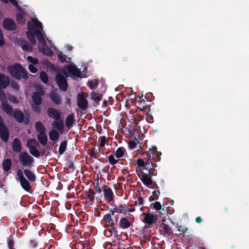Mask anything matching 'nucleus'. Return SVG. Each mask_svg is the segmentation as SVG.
I'll return each mask as SVG.
<instances>
[{"mask_svg": "<svg viewBox=\"0 0 249 249\" xmlns=\"http://www.w3.org/2000/svg\"><path fill=\"white\" fill-rule=\"evenodd\" d=\"M7 69L10 74L17 80L23 79L26 80L29 78L27 72L20 64L15 63L9 65Z\"/></svg>", "mask_w": 249, "mask_h": 249, "instance_id": "f257e3e1", "label": "nucleus"}, {"mask_svg": "<svg viewBox=\"0 0 249 249\" xmlns=\"http://www.w3.org/2000/svg\"><path fill=\"white\" fill-rule=\"evenodd\" d=\"M137 164L138 167L142 170H145L146 172V174H149L153 176H156L157 174V171L155 169V167L157 166L156 163H153L151 160V156H149V158L147 159H139L137 160Z\"/></svg>", "mask_w": 249, "mask_h": 249, "instance_id": "f03ea898", "label": "nucleus"}, {"mask_svg": "<svg viewBox=\"0 0 249 249\" xmlns=\"http://www.w3.org/2000/svg\"><path fill=\"white\" fill-rule=\"evenodd\" d=\"M18 159L22 168L23 167L31 168L33 167L34 159L27 152H22L20 153Z\"/></svg>", "mask_w": 249, "mask_h": 249, "instance_id": "7ed1b4c3", "label": "nucleus"}, {"mask_svg": "<svg viewBox=\"0 0 249 249\" xmlns=\"http://www.w3.org/2000/svg\"><path fill=\"white\" fill-rule=\"evenodd\" d=\"M47 113L50 118L54 120L52 124H64L59 111L52 107H49L47 109Z\"/></svg>", "mask_w": 249, "mask_h": 249, "instance_id": "20e7f679", "label": "nucleus"}, {"mask_svg": "<svg viewBox=\"0 0 249 249\" xmlns=\"http://www.w3.org/2000/svg\"><path fill=\"white\" fill-rule=\"evenodd\" d=\"M143 93H142L141 97L139 96L137 97L139 99V109L142 111H145L146 109H150V107L154 104L152 102V99H150V100L145 99L144 98H143Z\"/></svg>", "mask_w": 249, "mask_h": 249, "instance_id": "39448f33", "label": "nucleus"}, {"mask_svg": "<svg viewBox=\"0 0 249 249\" xmlns=\"http://www.w3.org/2000/svg\"><path fill=\"white\" fill-rule=\"evenodd\" d=\"M64 73L65 75H67V73H69L72 75L81 77L80 70L76 68L74 63H71L69 65L66 66L64 69Z\"/></svg>", "mask_w": 249, "mask_h": 249, "instance_id": "423d86ee", "label": "nucleus"}, {"mask_svg": "<svg viewBox=\"0 0 249 249\" xmlns=\"http://www.w3.org/2000/svg\"><path fill=\"white\" fill-rule=\"evenodd\" d=\"M103 221L106 224V226L108 228V230L114 229L117 227L118 224L116 222V220H114L111 214L107 213L103 216Z\"/></svg>", "mask_w": 249, "mask_h": 249, "instance_id": "0eeeda50", "label": "nucleus"}, {"mask_svg": "<svg viewBox=\"0 0 249 249\" xmlns=\"http://www.w3.org/2000/svg\"><path fill=\"white\" fill-rule=\"evenodd\" d=\"M27 29L28 31L26 32V36L32 44L35 45L36 43L35 38V32L33 24L31 23V22H27Z\"/></svg>", "mask_w": 249, "mask_h": 249, "instance_id": "6e6552de", "label": "nucleus"}, {"mask_svg": "<svg viewBox=\"0 0 249 249\" xmlns=\"http://www.w3.org/2000/svg\"><path fill=\"white\" fill-rule=\"evenodd\" d=\"M55 79L59 88L63 91H66L68 85L66 78L63 75L58 74L56 75Z\"/></svg>", "mask_w": 249, "mask_h": 249, "instance_id": "1a4fd4ad", "label": "nucleus"}, {"mask_svg": "<svg viewBox=\"0 0 249 249\" xmlns=\"http://www.w3.org/2000/svg\"><path fill=\"white\" fill-rule=\"evenodd\" d=\"M138 168H136V171L138 172ZM139 171L141 172L142 174V177L141 178V180L143 183L144 185H145L148 188H150V186L153 184V181L152 180L151 177L153 175H152L149 174H146L142 170L141 168L139 169Z\"/></svg>", "mask_w": 249, "mask_h": 249, "instance_id": "9d476101", "label": "nucleus"}, {"mask_svg": "<svg viewBox=\"0 0 249 249\" xmlns=\"http://www.w3.org/2000/svg\"><path fill=\"white\" fill-rule=\"evenodd\" d=\"M142 215L144 217L142 221L148 225H151L156 223L158 216L157 215H155L152 213H143Z\"/></svg>", "mask_w": 249, "mask_h": 249, "instance_id": "9b49d317", "label": "nucleus"}, {"mask_svg": "<svg viewBox=\"0 0 249 249\" xmlns=\"http://www.w3.org/2000/svg\"><path fill=\"white\" fill-rule=\"evenodd\" d=\"M88 101L82 94H79L77 98V106L81 110H85L88 107Z\"/></svg>", "mask_w": 249, "mask_h": 249, "instance_id": "f8f14e48", "label": "nucleus"}, {"mask_svg": "<svg viewBox=\"0 0 249 249\" xmlns=\"http://www.w3.org/2000/svg\"><path fill=\"white\" fill-rule=\"evenodd\" d=\"M3 27L7 30L13 31L16 29L14 21L10 18H6L3 21Z\"/></svg>", "mask_w": 249, "mask_h": 249, "instance_id": "ddd939ff", "label": "nucleus"}, {"mask_svg": "<svg viewBox=\"0 0 249 249\" xmlns=\"http://www.w3.org/2000/svg\"><path fill=\"white\" fill-rule=\"evenodd\" d=\"M9 131L6 125H0V138L1 140L7 142L8 141Z\"/></svg>", "mask_w": 249, "mask_h": 249, "instance_id": "4468645a", "label": "nucleus"}, {"mask_svg": "<svg viewBox=\"0 0 249 249\" xmlns=\"http://www.w3.org/2000/svg\"><path fill=\"white\" fill-rule=\"evenodd\" d=\"M129 127H126V125H122L121 130L125 135H130L132 137H136V129L134 125H128Z\"/></svg>", "mask_w": 249, "mask_h": 249, "instance_id": "2eb2a0df", "label": "nucleus"}, {"mask_svg": "<svg viewBox=\"0 0 249 249\" xmlns=\"http://www.w3.org/2000/svg\"><path fill=\"white\" fill-rule=\"evenodd\" d=\"M103 190L105 198L109 201L113 200L114 195L111 189L107 186L104 185L103 186Z\"/></svg>", "mask_w": 249, "mask_h": 249, "instance_id": "dca6fc26", "label": "nucleus"}, {"mask_svg": "<svg viewBox=\"0 0 249 249\" xmlns=\"http://www.w3.org/2000/svg\"><path fill=\"white\" fill-rule=\"evenodd\" d=\"M133 222V221H130L127 218L122 217L119 221L118 226L123 230L128 229L129 228Z\"/></svg>", "mask_w": 249, "mask_h": 249, "instance_id": "f3484780", "label": "nucleus"}, {"mask_svg": "<svg viewBox=\"0 0 249 249\" xmlns=\"http://www.w3.org/2000/svg\"><path fill=\"white\" fill-rule=\"evenodd\" d=\"M9 84V78L4 74L0 73V88L6 89Z\"/></svg>", "mask_w": 249, "mask_h": 249, "instance_id": "a211bd4d", "label": "nucleus"}, {"mask_svg": "<svg viewBox=\"0 0 249 249\" xmlns=\"http://www.w3.org/2000/svg\"><path fill=\"white\" fill-rule=\"evenodd\" d=\"M12 149L13 151H14L15 152L18 153H21V143L19 140L17 138H15L13 140V142L12 143Z\"/></svg>", "mask_w": 249, "mask_h": 249, "instance_id": "6ab92c4d", "label": "nucleus"}, {"mask_svg": "<svg viewBox=\"0 0 249 249\" xmlns=\"http://www.w3.org/2000/svg\"><path fill=\"white\" fill-rule=\"evenodd\" d=\"M19 123H23L24 119L23 113L19 109H16L13 113L12 116Z\"/></svg>", "mask_w": 249, "mask_h": 249, "instance_id": "aec40b11", "label": "nucleus"}, {"mask_svg": "<svg viewBox=\"0 0 249 249\" xmlns=\"http://www.w3.org/2000/svg\"><path fill=\"white\" fill-rule=\"evenodd\" d=\"M35 36L36 37L38 42L40 43L43 47L46 46V42L43 35L41 33V31L39 29H35Z\"/></svg>", "mask_w": 249, "mask_h": 249, "instance_id": "412c9836", "label": "nucleus"}, {"mask_svg": "<svg viewBox=\"0 0 249 249\" xmlns=\"http://www.w3.org/2000/svg\"><path fill=\"white\" fill-rule=\"evenodd\" d=\"M23 172L29 181L31 182H34L36 181V175L33 172L29 169H25L23 170Z\"/></svg>", "mask_w": 249, "mask_h": 249, "instance_id": "4be33fe9", "label": "nucleus"}, {"mask_svg": "<svg viewBox=\"0 0 249 249\" xmlns=\"http://www.w3.org/2000/svg\"><path fill=\"white\" fill-rule=\"evenodd\" d=\"M1 105L2 110L7 115L12 116L14 112L12 107L7 104V101L2 103Z\"/></svg>", "mask_w": 249, "mask_h": 249, "instance_id": "5701e85b", "label": "nucleus"}, {"mask_svg": "<svg viewBox=\"0 0 249 249\" xmlns=\"http://www.w3.org/2000/svg\"><path fill=\"white\" fill-rule=\"evenodd\" d=\"M37 138L40 143L42 145H45L47 143L48 137L46 133H38Z\"/></svg>", "mask_w": 249, "mask_h": 249, "instance_id": "b1692460", "label": "nucleus"}, {"mask_svg": "<svg viewBox=\"0 0 249 249\" xmlns=\"http://www.w3.org/2000/svg\"><path fill=\"white\" fill-rule=\"evenodd\" d=\"M32 99L36 106H40L42 103V98L40 94L37 91L34 92L32 95Z\"/></svg>", "mask_w": 249, "mask_h": 249, "instance_id": "393cba45", "label": "nucleus"}, {"mask_svg": "<svg viewBox=\"0 0 249 249\" xmlns=\"http://www.w3.org/2000/svg\"><path fill=\"white\" fill-rule=\"evenodd\" d=\"M85 193L86 194V199L89 200L90 203H92L95 199V193L93 190L91 188H89L88 191H85Z\"/></svg>", "mask_w": 249, "mask_h": 249, "instance_id": "a878e982", "label": "nucleus"}, {"mask_svg": "<svg viewBox=\"0 0 249 249\" xmlns=\"http://www.w3.org/2000/svg\"><path fill=\"white\" fill-rule=\"evenodd\" d=\"M20 185L22 188L26 192H30L32 190L31 186L29 181L26 178L20 181Z\"/></svg>", "mask_w": 249, "mask_h": 249, "instance_id": "bb28decb", "label": "nucleus"}, {"mask_svg": "<svg viewBox=\"0 0 249 249\" xmlns=\"http://www.w3.org/2000/svg\"><path fill=\"white\" fill-rule=\"evenodd\" d=\"M49 137L51 141L56 142L59 137V133L55 129H53L49 131Z\"/></svg>", "mask_w": 249, "mask_h": 249, "instance_id": "cd10ccee", "label": "nucleus"}, {"mask_svg": "<svg viewBox=\"0 0 249 249\" xmlns=\"http://www.w3.org/2000/svg\"><path fill=\"white\" fill-rule=\"evenodd\" d=\"M12 166V161L10 159H6L2 162V167L3 170L6 172H8Z\"/></svg>", "mask_w": 249, "mask_h": 249, "instance_id": "c85d7f7f", "label": "nucleus"}, {"mask_svg": "<svg viewBox=\"0 0 249 249\" xmlns=\"http://www.w3.org/2000/svg\"><path fill=\"white\" fill-rule=\"evenodd\" d=\"M50 97L52 101L56 105H59L61 103V100L59 95L54 92H52L50 94Z\"/></svg>", "mask_w": 249, "mask_h": 249, "instance_id": "c756f323", "label": "nucleus"}, {"mask_svg": "<svg viewBox=\"0 0 249 249\" xmlns=\"http://www.w3.org/2000/svg\"><path fill=\"white\" fill-rule=\"evenodd\" d=\"M91 99L94 101L97 102L98 104L99 102L102 98V94L96 93L95 92L92 91L90 93Z\"/></svg>", "mask_w": 249, "mask_h": 249, "instance_id": "7c9ffc66", "label": "nucleus"}, {"mask_svg": "<svg viewBox=\"0 0 249 249\" xmlns=\"http://www.w3.org/2000/svg\"><path fill=\"white\" fill-rule=\"evenodd\" d=\"M38 145L37 141L35 139H30L27 142V146L29 149L32 147H36Z\"/></svg>", "mask_w": 249, "mask_h": 249, "instance_id": "2f4dec72", "label": "nucleus"}, {"mask_svg": "<svg viewBox=\"0 0 249 249\" xmlns=\"http://www.w3.org/2000/svg\"><path fill=\"white\" fill-rule=\"evenodd\" d=\"M32 22L31 23L33 24V25L34 26V29H35L36 28H37V29L40 30V31L43 30V27L42 23L38 20L37 18H31Z\"/></svg>", "mask_w": 249, "mask_h": 249, "instance_id": "473e14b6", "label": "nucleus"}, {"mask_svg": "<svg viewBox=\"0 0 249 249\" xmlns=\"http://www.w3.org/2000/svg\"><path fill=\"white\" fill-rule=\"evenodd\" d=\"M67 141H64L61 142L58 149L59 154L60 155H62L65 152L67 148Z\"/></svg>", "mask_w": 249, "mask_h": 249, "instance_id": "72a5a7b5", "label": "nucleus"}, {"mask_svg": "<svg viewBox=\"0 0 249 249\" xmlns=\"http://www.w3.org/2000/svg\"><path fill=\"white\" fill-rule=\"evenodd\" d=\"M17 21L18 23L23 25L25 23V19L23 15L20 13H18L16 14Z\"/></svg>", "mask_w": 249, "mask_h": 249, "instance_id": "f704fd0d", "label": "nucleus"}, {"mask_svg": "<svg viewBox=\"0 0 249 249\" xmlns=\"http://www.w3.org/2000/svg\"><path fill=\"white\" fill-rule=\"evenodd\" d=\"M161 227L165 234L170 235L173 233L170 227L166 224L162 223Z\"/></svg>", "mask_w": 249, "mask_h": 249, "instance_id": "c9c22d12", "label": "nucleus"}, {"mask_svg": "<svg viewBox=\"0 0 249 249\" xmlns=\"http://www.w3.org/2000/svg\"><path fill=\"white\" fill-rule=\"evenodd\" d=\"M40 80L44 83L47 84L48 82V76L44 71H41L39 74Z\"/></svg>", "mask_w": 249, "mask_h": 249, "instance_id": "e433bc0d", "label": "nucleus"}, {"mask_svg": "<svg viewBox=\"0 0 249 249\" xmlns=\"http://www.w3.org/2000/svg\"><path fill=\"white\" fill-rule=\"evenodd\" d=\"M139 143V141L138 140L136 137H135L134 139L132 141H130L128 142V146L130 149H134L136 147V145Z\"/></svg>", "mask_w": 249, "mask_h": 249, "instance_id": "4c0bfd02", "label": "nucleus"}, {"mask_svg": "<svg viewBox=\"0 0 249 249\" xmlns=\"http://www.w3.org/2000/svg\"><path fill=\"white\" fill-rule=\"evenodd\" d=\"M29 152L31 155L36 158H39L40 156V152L36 147H32L29 149Z\"/></svg>", "mask_w": 249, "mask_h": 249, "instance_id": "58836bf2", "label": "nucleus"}, {"mask_svg": "<svg viewBox=\"0 0 249 249\" xmlns=\"http://www.w3.org/2000/svg\"><path fill=\"white\" fill-rule=\"evenodd\" d=\"M124 149L122 147H119L115 153V156L117 158H120L124 155Z\"/></svg>", "mask_w": 249, "mask_h": 249, "instance_id": "ea45409f", "label": "nucleus"}, {"mask_svg": "<svg viewBox=\"0 0 249 249\" xmlns=\"http://www.w3.org/2000/svg\"><path fill=\"white\" fill-rule=\"evenodd\" d=\"M74 115L73 114H69L66 118L65 124H72L74 121Z\"/></svg>", "mask_w": 249, "mask_h": 249, "instance_id": "a19ab883", "label": "nucleus"}, {"mask_svg": "<svg viewBox=\"0 0 249 249\" xmlns=\"http://www.w3.org/2000/svg\"><path fill=\"white\" fill-rule=\"evenodd\" d=\"M153 197L150 196V199L151 201L156 200L158 199L160 192L159 190H154L152 192Z\"/></svg>", "mask_w": 249, "mask_h": 249, "instance_id": "79ce46f5", "label": "nucleus"}, {"mask_svg": "<svg viewBox=\"0 0 249 249\" xmlns=\"http://www.w3.org/2000/svg\"><path fill=\"white\" fill-rule=\"evenodd\" d=\"M118 213L125 214L127 212V207L126 205H121L118 207Z\"/></svg>", "mask_w": 249, "mask_h": 249, "instance_id": "37998d69", "label": "nucleus"}, {"mask_svg": "<svg viewBox=\"0 0 249 249\" xmlns=\"http://www.w3.org/2000/svg\"><path fill=\"white\" fill-rule=\"evenodd\" d=\"M59 134H62L65 132V125H53Z\"/></svg>", "mask_w": 249, "mask_h": 249, "instance_id": "c03bdc74", "label": "nucleus"}, {"mask_svg": "<svg viewBox=\"0 0 249 249\" xmlns=\"http://www.w3.org/2000/svg\"><path fill=\"white\" fill-rule=\"evenodd\" d=\"M27 60L31 63H32L31 64L36 65L38 64V59L36 58H34L31 56H27Z\"/></svg>", "mask_w": 249, "mask_h": 249, "instance_id": "a18cd8bd", "label": "nucleus"}, {"mask_svg": "<svg viewBox=\"0 0 249 249\" xmlns=\"http://www.w3.org/2000/svg\"><path fill=\"white\" fill-rule=\"evenodd\" d=\"M22 48L23 50L29 51L32 50V47L29 44L28 42H25L22 45Z\"/></svg>", "mask_w": 249, "mask_h": 249, "instance_id": "49530a36", "label": "nucleus"}, {"mask_svg": "<svg viewBox=\"0 0 249 249\" xmlns=\"http://www.w3.org/2000/svg\"><path fill=\"white\" fill-rule=\"evenodd\" d=\"M58 58L62 63L66 62V55L63 53L62 52H60L58 54Z\"/></svg>", "mask_w": 249, "mask_h": 249, "instance_id": "de8ad7c7", "label": "nucleus"}, {"mask_svg": "<svg viewBox=\"0 0 249 249\" xmlns=\"http://www.w3.org/2000/svg\"><path fill=\"white\" fill-rule=\"evenodd\" d=\"M3 89H4L0 88V101H1V103L6 101L5 94L3 91Z\"/></svg>", "mask_w": 249, "mask_h": 249, "instance_id": "09e8293b", "label": "nucleus"}, {"mask_svg": "<svg viewBox=\"0 0 249 249\" xmlns=\"http://www.w3.org/2000/svg\"><path fill=\"white\" fill-rule=\"evenodd\" d=\"M109 231L111 233H113L114 237L117 238V239L120 238V235L119 234L118 231H117V227L113 229L109 230Z\"/></svg>", "mask_w": 249, "mask_h": 249, "instance_id": "8fccbe9b", "label": "nucleus"}, {"mask_svg": "<svg viewBox=\"0 0 249 249\" xmlns=\"http://www.w3.org/2000/svg\"><path fill=\"white\" fill-rule=\"evenodd\" d=\"M161 153L158 152L157 153H156L154 155H153L152 158L155 162L159 161L160 160V155Z\"/></svg>", "mask_w": 249, "mask_h": 249, "instance_id": "3c124183", "label": "nucleus"}, {"mask_svg": "<svg viewBox=\"0 0 249 249\" xmlns=\"http://www.w3.org/2000/svg\"><path fill=\"white\" fill-rule=\"evenodd\" d=\"M108 161L112 165H114L118 162V160H116L114 158V156L112 155H110L109 156L108 158Z\"/></svg>", "mask_w": 249, "mask_h": 249, "instance_id": "603ef678", "label": "nucleus"}, {"mask_svg": "<svg viewBox=\"0 0 249 249\" xmlns=\"http://www.w3.org/2000/svg\"><path fill=\"white\" fill-rule=\"evenodd\" d=\"M36 129L38 133H46L44 125H35Z\"/></svg>", "mask_w": 249, "mask_h": 249, "instance_id": "864d4df0", "label": "nucleus"}, {"mask_svg": "<svg viewBox=\"0 0 249 249\" xmlns=\"http://www.w3.org/2000/svg\"><path fill=\"white\" fill-rule=\"evenodd\" d=\"M43 53L45 54L51 56L53 54V51L49 48H43L42 50Z\"/></svg>", "mask_w": 249, "mask_h": 249, "instance_id": "5fc2aeb1", "label": "nucleus"}, {"mask_svg": "<svg viewBox=\"0 0 249 249\" xmlns=\"http://www.w3.org/2000/svg\"><path fill=\"white\" fill-rule=\"evenodd\" d=\"M28 69L30 72L35 73L37 72V69L33 64H29L28 65Z\"/></svg>", "mask_w": 249, "mask_h": 249, "instance_id": "6e6d98bb", "label": "nucleus"}, {"mask_svg": "<svg viewBox=\"0 0 249 249\" xmlns=\"http://www.w3.org/2000/svg\"><path fill=\"white\" fill-rule=\"evenodd\" d=\"M152 204H153V208L156 210H160L161 209V204H160V202L156 201L155 202H154Z\"/></svg>", "mask_w": 249, "mask_h": 249, "instance_id": "4d7b16f0", "label": "nucleus"}, {"mask_svg": "<svg viewBox=\"0 0 249 249\" xmlns=\"http://www.w3.org/2000/svg\"><path fill=\"white\" fill-rule=\"evenodd\" d=\"M5 44V40L1 29H0V46H2Z\"/></svg>", "mask_w": 249, "mask_h": 249, "instance_id": "13d9d810", "label": "nucleus"}, {"mask_svg": "<svg viewBox=\"0 0 249 249\" xmlns=\"http://www.w3.org/2000/svg\"><path fill=\"white\" fill-rule=\"evenodd\" d=\"M106 141V137L105 136H102L101 137L100 143V146L101 148H103L105 147Z\"/></svg>", "mask_w": 249, "mask_h": 249, "instance_id": "bf43d9fd", "label": "nucleus"}, {"mask_svg": "<svg viewBox=\"0 0 249 249\" xmlns=\"http://www.w3.org/2000/svg\"><path fill=\"white\" fill-rule=\"evenodd\" d=\"M17 175H18V176L19 178V181L20 180H22L23 179L25 178L24 177V175L23 174L22 171L20 169H19V170H18V171H17Z\"/></svg>", "mask_w": 249, "mask_h": 249, "instance_id": "052dcab7", "label": "nucleus"}, {"mask_svg": "<svg viewBox=\"0 0 249 249\" xmlns=\"http://www.w3.org/2000/svg\"><path fill=\"white\" fill-rule=\"evenodd\" d=\"M148 151L151 154H152L153 155H154L156 153H157V152H158L157 151V148L155 146H152V147H150L149 148Z\"/></svg>", "mask_w": 249, "mask_h": 249, "instance_id": "680f3d73", "label": "nucleus"}, {"mask_svg": "<svg viewBox=\"0 0 249 249\" xmlns=\"http://www.w3.org/2000/svg\"><path fill=\"white\" fill-rule=\"evenodd\" d=\"M8 99L10 101H11L13 103L17 104L18 103V99L14 95H10Z\"/></svg>", "mask_w": 249, "mask_h": 249, "instance_id": "e2e57ef3", "label": "nucleus"}, {"mask_svg": "<svg viewBox=\"0 0 249 249\" xmlns=\"http://www.w3.org/2000/svg\"><path fill=\"white\" fill-rule=\"evenodd\" d=\"M118 213V208L115 206L114 208L109 210V214H111V216L114 215L115 213Z\"/></svg>", "mask_w": 249, "mask_h": 249, "instance_id": "0e129e2a", "label": "nucleus"}, {"mask_svg": "<svg viewBox=\"0 0 249 249\" xmlns=\"http://www.w3.org/2000/svg\"><path fill=\"white\" fill-rule=\"evenodd\" d=\"M146 120L147 122L148 123H152L153 122V117L152 115L150 114H146Z\"/></svg>", "mask_w": 249, "mask_h": 249, "instance_id": "69168bd1", "label": "nucleus"}, {"mask_svg": "<svg viewBox=\"0 0 249 249\" xmlns=\"http://www.w3.org/2000/svg\"><path fill=\"white\" fill-rule=\"evenodd\" d=\"M14 242L13 240L9 239L8 240V246L9 249H14Z\"/></svg>", "mask_w": 249, "mask_h": 249, "instance_id": "338daca9", "label": "nucleus"}, {"mask_svg": "<svg viewBox=\"0 0 249 249\" xmlns=\"http://www.w3.org/2000/svg\"><path fill=\"white\" fill-rule=\"evenodd\" d=\"M38 106H36V107L33 106L32 107H33L34 111L35 112L39 114L41 113V109Z\"/></svg>", "mask_w": 249, "mask_h": 249, "instance_id": "774afa93", "label": "nucleus"}]
</instances>
